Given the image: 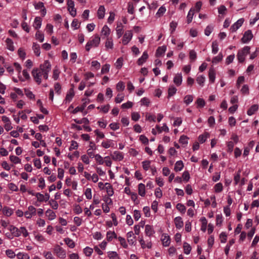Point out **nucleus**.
<instances>
[{
	"mask_svg": "<svg viewBox=\"0 0 259 259\" xmlns=\"http://www.w3.org/2000/svg\"><path fill=\"white\" fill-rule=\"evenodd\" d=\"M51 69V63L48 60H46L42 64L40 65L39 68H34L32 70V75L37 84L41 83L42 78L45 79L48 78Z\"/></svg>",
	"mask_w": 259,
	"mask_h": 259,
	"instance_id": "nucleus-1",
	"label": "nucleus"
},
{
	"mask_svg": "<svg viewBox=\"0 0 259 259\" xmlns=\"http://www.w3.org/2000/svg\"><path fill=\"white\" fill-rule=\"evenodd\" d=\"M101 38L98 34H96L91 38L85 45V50L89 52L92 48L98 47L100 43Z\"/></svg>",
	"mask_w": 259,
	"mask_h": 259,
	"instance_id": "nucleus-2",
	"label": "nucleus"
},
{
	"mask_svg": "<svg viewBox=\"0 0 259 259\" xmlns=\"http://www.w3.org/2000/svg\"><path fill=\"white\" fill-rule=\"evenodd\" d=\"M250 47L249 46H245L242 49L239 50L237 53V59L239 62L244 61L245 57L250 52Z\"/></svg>",
	"mask_w": 259,
	"mask_h": 259,
	"instance_id": "nucleus-3",
	"label": "nucleus"
},
{
	"mask_svg": "<svg viewBox=\"0 0 259 259\" xmlns=\"http://www.w3.org/2000/svg\"><path fill=\"white\" fill-rule=\"evenodd\" d=\"M54 251L57 257L60 258L64 259L66 257V250L58 245L54 247Z\"/></svg>",
	"mask_w": 259,
	"mask_h": 259,
	"instance_id": "nucleus-4",
	"label": "nucleus"
},
{
	"mask_svg": "<svg viewBox=\"0 0 259 259\" xmlns=\"http://www.w3.org/2000/svg\"><path fill=\"white\" fill-rule=\"evenodd\" d=\"M36 214V208L32 205H29L27 208V210L24 212V216L27 219H31Z\"/></svg>",
	"mask_w": 259,
	"mask_h": 259,
	"instance_id": "nucleus-5",
	"label": "nucleus"
},
{
	"mask_svg": "<svg viewBox=\"0 0 259 259\" xmlns=\"http://www.w3.org/2000/svg\"><path fill=\"white\" fill-rule=\"evenodd\" d=\"M253 36L251 30H248L244 32L241 41L244 44H247L252 39Z\"/></svg>",
	"mask_w": 259,
	"mask_h": 259,
	"instance_id": "nucleus-6",
	"label": "nucleus"
},
{
	"mask_svg": "<svg viewBox=\"0 0 259 259\" xmlns=\"http://www.w3.org/2000/svg\"><path fill=\"white\" fill-rule=\"evenodd\" d=\"M67 9L70 14L72 17H75L76 15V11L74 8V3L72 0L67 1Z\"/></svg>",
	"mask_w": 259,
	"mask_h": 259,
	"instance_id": "nucleus-7",
	"label": "nucleus"
},
{
	"mask_svg": "<svg viewBox=\"0 0 259 259\" xmlns=\"http://www.w3.org/2000/svg\"><path fill=\"white\" fill-rule=\"evenodd\" d=\"M16 232L15 237H18L21 235L24 237H26L29 235V233L25 227H20L19 228H17Z\"/></svg>",
	"mask_w": 259,
	"mask_h": 259,
	"instance_id": "nucleus-8",
	"label": "nucleus"
},
{
	"mask_svg": "<svg viewBox=\"0 0 259 259\" xmlns=\"http://www.w3.org/2000/svg\"><path fill=\"white\" fill-rule=\"evenodd\" d=\"M110 156L113 160L115 161H121L124 158L123 154L119 151H115L110 154Z\"/></svg>",
	"mask_w": 259,
	"mask_h": 259,
	"instance_id": "nucleus-9",
	"label": "nucleus"
},
{
	"mask_svg": "<svg viewBox=\"0 0 259 259\" xmlns=\"http://www.w3.org/2000/svg\"><path fill=\"white\" fill-rule=\"evenodd\" d=\"M133 37V33L132 31L128 30L126 31L123 35L122 43L124 45H126L132 39Z\"/></svg>",
	"mask_w": 259,
	"mask_h": 259,
	"instance_id": "nucleus-10",
	"label": "nucleus"
},
{
	"mask_svg": "<svg viewBox=\"0 0 259 259\" xmlns=\"http://www.w3.org/2000/svg\"><path fill=\"white\" fill-rule=\"evenodd\" d=\"M244 22V18H240L238 19L235 23H234L230 27V30L232 32L236 31L243 24Z\"/></svg>",
	"mask_w": 259,
	"mask_h": 259,
	"instance_id": "nucleus-11",
	"label": "nucleus"
},
{
	"mask_svg": "<svg viewBox=\"0 0 259 259\" xmlns=\"http://www.w3.org/2000/svg\"><path fill=\"white\" fill-rule=\"evenodd\" d=\"M126 238L128 243L131 245H135L136 243V236L133 231H130L126 234Z\"/></svg>",
	"mask_w": 259,
	"mask_h": 259,
	"instance_id": "nucleus-12",
	"label": "nucleus"
},
{
	"mask_svg": "<svg viewBox=\"0 0 259 259\" xmlns=\"http://www.w3.org/2000/svg\"><path fill=\"white\" fill-rule=\"evenodd\" d=\"M139 242L143 249L148 248L150 249L152 247V243L150 241H145L143 237L139 238Z\"/></svg>",
	"mask_w": 259,
	"mask_h": 259,
	"instance_id": "nucleus-13",
	"label": "nucleus"
},
{
	"mask_svg": "<svg viewBox=\"0 0 259 259\" xmlns=\"http://www.w3.org/2000/svg\"><path fill=\"white\" fill-rule=\"evenodd\" d=\"M161 240L164 246L167 247L170 245V237L167 234H163L161 237Z\"/></svg>",
	"mask_w": 259,
	"mask_h": 259,
	"instance_id": "nucleus-14",
	"label": "nucleus"
},
{
	"mask_svg": "<svg viewBox=\"0 0 259 259\" xmlns=\"http://www.w3.org/2000/svg\"><path fill=\"white\" fill-rule=\"evenodd\" d=\"M74 96V92L73 88H71L67 92L65 99L64 100L65 103H69Z\"/></svg>",
	"mask_w": 259,
	"mask_h": 259,
	"instance_id": "nucleus-15",
	"label": "nucleus"
},
{
	"mask_svg": "<svg viewBox=\"0 0 259 259\" xmlns=\"http://www.w3.org/2000/svg\"><path fill=\"white\" fill-rule=\"evenodd\" d=\"M145 233L148 237L152 236L154 233L155 231L153 227L149 225H146L145 226Z\"/></svg>",
	"mask_w": 259,
	"mask_h": 259,
	"instance_id": "nucleus-16",
	"label": "nucleus"
},
{
	"mask_svg": "<svg viewBox=\"0 0 259 259\" xmlns=\"http://www.w3.org/2000/svg\"><path fill=\"white\" fill-rule=\"evenodd\" d=\"M111 33V29L106 25H105L102 28L101 33L102 36H104L105 37H110L109 35Z\"/></svg>",
	"mask_w": 259,
	"mask_h": 259,
	"instance_id": "nucleus-17",
	"label": "nucleus"
},
{
	"mask_svg": "<svg viewBox=\"0 0 259 259\" xmlns=\"http://www.w3.org/2000/svg\"><path fill=\"white\" fill-rule=\"evenodd\" d=\"M174 223L177 229H180L183 227V221L181 217H177L174 219Z\"/></svg>",
	"mask_w": 259,
	"mask_h": 259,
	"instance_id": "nucleus-18",
	"label": "nucleus"
},
{
	"mask_svg": "<svg viewBox=\"0 0 259 259\" xmlns=\"http://www.w3.org/2000/svg\"><path fill=\"white\" fill-rule=\"evenodd\" d=\"M183 77L182 73H177L174 78V82L177 86H180L182 82Z\"/></svg>",
	"mask_w": 259,
	"mask_h": 259,
	"instance_id": "nucleus-19",
	"label": "nucleus"
},
{
	"mask_svg": "<svg viewBox=\"0 0 259 259\" xmlns=\"http://www.w3.org/2000/svg\"><path fill=\"white\" fill-rule=\"evenodd\" d=\"M155 127L158 131V134L161 133L162 132L168 133L169 131V128L165 123H163L162 126H160L159 125H156Z\"/></svg>",
	"mask_w": 259,
	"mask_h": 259,
	"instance_id": "nucleus-20",
	"label": "nucleus"
},
{
	"mask_svg": "<svg viewBox=\"0 0 259 259\" xmlns=\"http://www.w3.org/2000/svg\"><path fill=\"white\" fill-rule=\"evenodd\" d=\"M148 58V55L147 51H144L142 56L139 58L137 63L139 65L141 66L144 63Z\"/></svg>",
	"mask_w": 259,
	"mask_h": 259,
	"instance_id": "nucleus-21",
	"label": "nucleus"
},
{
	"mask_svg": "<svg viewBox=\"0 0 259 259\" xmlns=\"http://www.w3.org/2000/svg\"><path fill=\"white\" fill-rule=\"evenodd\" d=\"M113 40L111 37H108L106 38L105 42V47L107 50H112L113 48Z\"/></svg>",
	"mask_w": 259,
	"mask_h": 259,
	"instance_id": "nucleus-22",
	"label": "nucleus"
},
{
	"mask_svg": "<svg viewBox=\"0 0 259 259\" xmlns=\"http://www.w3.org/2000/svg\"><path fill=\"white\" fill-rule=\"evenodd\" d=\"M2 209L3 213L7 217H10L14 212V210L8 206H4Z\"/></svg>",
	"mask_w": 259,
	"mask_h": 259,
	"instance_id": "nucleus-23",
	"label": "nucleus"
},
{
	"mask_svg": "<svg viewBox=\"0 0 259 259\" xmlns=\"http://www.w3.org/2000/svg\"><path fill=\"white\" fill-rule=\"evenodd\" d=\"M114 144L112 140L110 139H107L106 140L103 141L101 143V146L105 149H108L113 146Z\"/></svg>",
	"mask_w": 259,
	"mask_h": 259,
	"instance_id": "nucleus-24",
	"label": "nucleus"
},
{
	"mask_svg": "<svg viewBox=\"0 0 259 259\" xmlns=\"http://www.w3.org/2000/svg\"><path fill=\"white\" fill-rule=\"evenodd\" d=\"M46 215L50 221H52L56 218L55 212L51 209H48L46 210Z\"/></svg>",
	"mask_w": 259,
	"mask_h": 259,
	"instance_id": "nucleus-25",
	"label": "nucleus"
},
{
	"mask_svg": "<svg viewBox=\"0 0 259 259\" xmlns=\"http://www.w3.org/2000/svg\"><path fill=\"white\" fill-rule=\"evenodd\" d=\"M258 109V105L254 104L252 105L247 111L248 116H251L254 114Z\"/></svg>",
	"mask_w": 259,
	"mask_h": 259,
	"instance_id": "nucleus-26",
	"label": "nucleus"
},
{
	"mask_svg": "<svg viewBox=\"0 0 259 259\" xmlns=\"http://www.w3.org/2000/svg\"><path fill=\"white\" fill-rule=\"evenodd\" d=\"M117 237L114 231H109L106 233V239L109 242L111 241L114 238L117 239Z\"/></svg>",
	"mask_w": 259,
	"mask_h": 259,
	"instance_id": "nucleus-27",
	"label": "nucleus"
},
{
	"mask_svg": "<svg viewBox=\"0 0 259 259\" xmlns=\"http://www.w3.org/2000/svg\"><path fill=\"white\" fill-rule=\"evenodd\" d=\"M146 186L143 183H140L138 185V194L142 197H144L146 194Z\"/></svg>",
	"mask_w": 259,
	"mask_h": 259,
	"instance_id": "nucleus-28",
	"label": "nucleus"
},
{
	"mask_svg": "<svg viewBox=\"0 0 259 259\" xmlns=\"http://www.w3.org/2000/svg\"><path fill=\"white\" fill-rule=\"evenodd\" d=\"M209 81L210 83H212L215 81V72L213 68H210L208 72Z\"/></svg>",
	"mask_w": 259,
	"mask_h": 259,
	"instance_id": "nucleus-29",
	"label": "nucleus"
},
{
	"mask_svg": "<svg viewBox=\"0 0 259 259\" xmlns=\"http://www.w3.org/2000/svg\"><path fill=\"white\" fill-rule=\"evenodd\" d=\"M41 22L42 20L39 17H36L34 19L33 23V27L36 29H38L41 27Z\"/></svg>",
	"mask_w": 259,
	"mask_h": 259,
	"instance_id": "nucleus-30",
	"label": "nucleus"
},
{
	"mask_svg": "<svg viewBox=\"0 0 259 259\" xmlns=\"http://www.w3.org/2000/svg\"><path fill=\"white\" fill-rule=\"evenodd\" d=\"M105 9L103 6H100L97 12V16L99 19H103L105 16Z\"/></svg>",
	"mask_w": 259,
	"mask_h": 259,
	"instance_id": "nucleus-31",
	"label": "nucleus"
},
{
	"mask_svg": "<svg viewBox=\"0 0 259 259\" xmlns=\"http://www.w3.org/2000/svg\"><path fill=\"white\" fill-rule=\"evenodd\" d=\"M166 11V7L164 5L161 6L156 12L155 16L157 18H160L162 17L165 13Z\"/></svg>",
	"mask_w": 259,
	"mask_h": 259,
	"instance_id": "nucleus-32",
	"label": "nucleus"
},
{
	"mask_svg": "<svg viewBox=\"0 0 259 259\" xmlns=\"http://www.w3.org/2000/svg\"><path fill=\"white\" fill-rule=\"evenodd\" d=\"M106 192L109 196H112L114 194V191L112 186L108 183L105 184Z\"/></svg>",
	"mask_w": 259,
	"mask_h": 259,
	"instance_id": "nucleus-33",
	"label": "nucleus"
},
{
	"mask_svg": "<svg viewBox=\"0 0 259 259\" xmlns=\"http://www.w3.org/2000/svg\"><path fill=\"white\" fill-rule=\"evenodd\" d=\"M184 163L182 160L177 161L175 165L174 170L176 171H180L183 169Z\"/></svg>",
	"mask_w": 259,
	"mask_h": 259,
	"instance_id": "nucleus-34",
	"label": "nucleus"
},
{
	"mask_svg": "<svg viewBox=\"0 0 259 259\" xmlns=\"http://www.w3.org/2000/svg\"><path fill=\"white\" fill-rule=\"evenodd\" d=\"M6 46H7V48L11 51H13L15 49V48H14V43H13V40L9 38H8L6 39Z\"/></svg>",
	"mask_w": 259,
	"mask_h": 259,
	"instance_id": "nucleus-35",
	"label": "nucleus"
},
{
	"mask_svg": "<svg viewBox=\"0 0 259 259\" xmlns=\"http://www.w3.org/2000/svg\"><path fill=\"white\" fill-rule=\"evenodd\" d=\"M194 11H195V10L194 9V8H192L189 10V11L188 13V15L187 16V21L188 24L191 23L193 20V16L194 15Z\"/></svg>",
	"mask_w": 259,
	"mask_h": 259,
	"instance_id": "nucleus-36",
	"label": "nucleus"
},
{
	"mask_svg": "<svg viewBox=\"0 0 259 259\" xmlns=\"http://www.w3.org/2000/svg\"><path fill=\"white\" fill-rule=\"evenodd\" d=\"M18 75L19 80L22 81H24L25 80L28 79L30 78L29 74L26 70H23L22 71V75L23 77L20 76V74Z\"/></svg>",
	"mask_w": 259,
	"mask_h": 259,
	"instance_id": "nucleus-37",
	"label": "nucleus"
},
{
	"mask_svg": "<svg viewBox=\"0 0 259 259\" xmlns=\"http://www.w3.org/2000/svg\"><path fill=\"white\" fill-rule=\"evenodd\" d=\"M197 83L201 87H203L205 81V77L203 75H198L196 78Z\"/></svg>",
	"mask_w": 259,
	"mask_h": 259,
	"instance_id": "nucleus-38",
	"label": "nucleus"
},
{
	"mask_svg": "<svg viewBox=\"0 0 259 259\" xmlns=\"http://www.w3.org/2000/svg\"><path fill=\"white\" fill-rule=\"evenodd\" d=\"M223 58V55L222 53H220L219 55L213 58L212 63L213 64H217L221 62Z\"/></svg>",
	"mask_w": 259,
	"mask_h": 259,
	"instance_id": "nucleus-39",
	"label": "nucleus"
},
{
	"mask_svg": "<svg viewBox=\"0 0 259 259\" xmlns=\"http://www.w3.org/2000/svg\"><path fill=\"white\" fill-rule=\"evenodd\" d=\"M32 49L34 52V53L37 56H39L40 55V47L38 44H37L36 42H33V46H32Z\"/></svg>",
	"mask_w": 259,
	"mask_h": 259,
	"instance_id": "nucleus-40",
	"label": "nucleus"
},
{
	"mask_svg": "<svg viewBox=\"0 0 259 259\" xmlns=\"http://www.w3.org/2000/svg\"><path fill=\"white\" fill-rule=\"evenodd\" d=\"M201 222V230L203 232H205L207 228V221L205 217H202L200 219Z\"/></svg>",
	"mask_w": 259,
	"mask_h": 259,
	"instance_id": "nucleus-41",
	"label": "nucleus"
},
{
	"mask_svg": "<svg viewBox=\"0 0 259 259\" xmlns=\"http://www.w3.org/2000/svg\"><path fill=\"white\" fill-rule=\"evenodd\" d=\"M66 245L70 248H73L75 247L74 242L69 238H65L64 240Z\"/></svg>",
	"mask_w": 259,
	"mask_h": 259,
	"instance_id": "nucleus-42",
	"label": "nucleus"
},
{
	"mask_svg": "<svg viewBox=\"0 0 259 259\" xmlns=\"http://www.w3.org/2000/svg\"><path fill=\"white\" fill-rule=\"evenodd\" d=\"M177 89L173 85H170L168 89V97L174 96L177 92Z\"/></svg>",
	"mask_w": 259,
	"mask_h": 259,
	"instance_id": "nucleus-43",
	"label": "nucleus"
},
{
	"mask_svg": "<svg viewBox=\"0 0 259 259\" xmlns=\"http://www.w3.org/2000/svg\"><path fill=\"white\" fill-rule=\"evenodd\" d=\"M184 252L186 254H190L191 251V246L187 242H184L183 244Z\"/></svg>",
	"mask_w": 259,
	"mask_h": 259,
	"instance_id": "nucleus-44",
	"label": "nucleus"
},
{
	"mask_svg": "<svg viewBox=\"0 0 259 259\" xmlns=\"http://www.w3.org/2000/svg\"><path fill=\"white\" fill-rule=\"evenodd\" d=\"M209 137V134L205 133L203 134L200 135L198 137V141L200 143H204Z\"/></svg>",
	"mask_w": 259,
	"mask_h": 259,
	"instance_id": "nucleus-45",
	"label": "nucleus"
},
{
	"mask_svg": "<svg viewBox=\"0 0 259 259\" xmlns=\"http://www.w3.org/2000/svg\"><path fill=\"white\" fill-rule=\"evenodd\" d=\"M188 137L185 135H182L179 139V143L181 144L186 146L188 143Z\"/></svg>",
	"mask_w": 259,
	"mask_h": 259,
	"instance_id": "nucleus-46",
	"label": "nucleus"
},
{
	"mask_svg": "<svg viewBox=\"0 0 259 259\" xmlns=\"http://www.w3.org/2000/svg\"><path fill=\"white\" fill-rule=\"evenodd\" d=\"M151 161L150 160H145L143 161L142 162L143 168L146 171L151 168Z\"/></svg>",
	"mask_w": 259,
	"mask_h": 259,
	"instance_id": "nucleus-47",
	"label": "nucleus"
},
{
	"mask_svg": "<svg viewBox=\"0 0 259 259\" xmlns=\"http://www.w3.org/2000/svg\"><path fill=\"white\" fill-rule=\"evenodd\" d=\"M178 26V23L176 21H172L169 24V31L171 34H172L175 31L176 28Z\"/></svg>",
	"mask_w": 259,
	"mask_h": 259,
	"instance_id": "nucleus-48",
	"label": "nucleus"
},
{
	"mask_svg": "<svg viewBox=\"0 0 259 259\" xmlns=\"http://www.w3.org/2000/svg\"><path fill=\"white\" fill-rule=\"evenodd\" d=\"M117 239L120 242V245L124 248H127L128 247V244L126 242V241L125 240V239L119 236L117 237Z\"/></svg>",
	"mask_w": 259,
	"mask_h": 259,
	"instance_id": "nucleus-49",
	"label": "nucleus"
},
{
	"mask_svg": "<svg viewBox=\"0 0 259 259\" xmlns=\"http://www.w3.org/2000/svg\"><path fill=\"white\" fill-rule=\"evenodd\" d=\"M94 133L97 137V139H96V140L97 142H98L99 141V139H102L105 137L104 134L98 129L95 130Z\"/></svg>",
	"mask_w": 259,
	"mask_h": 259,
	"instance_id": "nucleus-50",
	"label": "nucleus"
},
{
	"mask_svg": "<svg viewBox=\"0 0 259 259\" xmlns=\"http://www.w3.org/2000/svg\"><path fill=\"white\" fill-rule=\"evenodd\" d=\"M166 51V47L164 46H162L158 47L156 52V56L157 57H159L163 55Z\"/></svg>",
	"mask_w": 259,
	"mask_h": 259,
	"instance_id": "nucleus-51",
	"label": "nucleus"
},
{
	"mask_svg": "<svg viewBox=\"0 0 259 259\" xmlns=\"http://www.w3.org/2000/svg\"><path fill=\"white\" fill-rule=\"evenodd\" d=\"M110 108V106L109 104H107L106 105H103L97 107L98 109L100 110V111L104 113H107L109 111Z\"/></svg>",
	"mask_w": 259,
	"mask_h": 259,
	"instance_id": "nucleus-52",
	"label": "nucleus"
},
{
	"mask_svg": "<svg viewBox=\"0 0 259 259\" xmlns=\"http://www.w3.org/2000/svg\"><path fill=\"white\" fill-rule=\"evenodd\" d=\"M214 191L215 193H220L223 190V186L221 183H217L214 187Z\"/></svg>",
	"mask_w": 259,
	"mask_h": 259,
	"instance_id": "nucleus-53",
	"label": "nucleus"
},
{
	"mask_svg": "<svg viewBox=\"0 0 259 259\" xmlns=\"http://www.w3.org/2000/svg\"><path fill=\"white\" fill-rule=\"evenodd\" d=\"M18 259H29L30 257L28 254L25 252H20L16 254Z\"/></svg>",
	"mask_w": 259,
	"mask_h": 259,
	"instance_id": "nucleus-54",
	"label": "nucleus"
},
{
	"mask_svg": "<svg viewBox=\"0 0 259 259\" xmlns=\"http://www.w3.org/2000/svg\"><path fill=\"white\" fill-rule=\"evenodd\" d=\"M124 89L125 84L123 81H120L116 84V89L117 91H123L124 90Z\"/></svg>",
	"mask_w": 259,
	"mask_h": 259,
	"instance_id": "nucleus-55",
	"label": "nucleus"
},
{
	"mask_svg": "<svg viewBox=\"0 0 259 259\" xmlns=\"http://www.w3.org/2000/svg\"><path fill=\"white\" fill-rule=\"evenodd\" d=\"M193 101V97L192 95H186L185 96L184 98V102L186 105H189L191 103H192Z\"/></svg>",
	"mask_w": 259,
	"mask_h": 259,
	"instance_id": "nucleus-56",
	"label": "nucleus"
},
{
	"mask_svg": "<svg viewBox=\"0 0 259 259\" xmlns=\"http://www.w3.org/2000/svg\"><path fill=\"white\" fill-rule=\"evenodd\" d=\"M123 59L122 57L118 58L115 62L114 65L117 69H120L123 65Z\"/></svg>",
	"mask_w": 259,
	"mask_h": 259,
	"instance_id": "nucleus-57",
	"label": "nucleus"
},
{
	"mask_svg": "<svg viewBox=\"0 0 259 259\" xmlns=\"http://www.w3.org/2000/svg\"><path fill=\"white\" fill-rule=\"evenodd\" d=\"M10 161L14 164L21 163V159L15 155H10L9 157Z\"/></svg>",
	"mask_w": 259,
	"mask_h": 259,
	"instance_id": "nucleus-58",
	"label": "nucleus"
},
{
	"mask_svg": "<svg viewBox=\"0 0 259 259\" xmlns=\"http://www.w3.org/2000/svg\"><path fill=\"white\" fill-rule=\"evenodd\" d=\"M107 253L109 259H119L118 254L115 251H108Z\"/></svg>",
	"mask_w": 259,
	"mask_h": 259,
	"instance_id": "nucleus-59",
	"label": "nucleus"
},
{
	"mask_svg": "<svg viewBox=\"0 0 259 259\" xmlns=\"http://www.w3.org/2000/svg\"><path fill=\"white\" fill-rule=\"evenodd\" d=\"M211 47L212 53L213 54H217L219 51V45L216 41H214L212 42Z\"/></svg>",
	"mask_w": 259,
	"mask_h": 259,
	"instance_id": "nucleus-60",
	"label": "nucleus"
},
{
	"mask_svg": "<svg viewBox=\"0 0 259 259\" xmlns=\"http://www.w3.org/2000/svg\"><path fill=\"white\" fill-rule=\"evenodd\" d=\"M35 38L41 42L44 40V35L40 31H37L35 33Z\"/></svg>",
	"mask_w": 259,
	"mask_h": 259,
	"instance_id": "nucleus-61",
	"label": "nucleus"
},
{
	"mask_svg": "<svg viewBox=\"0 0 259 259\" xmlns=\"http://www.w3.org/2000/svg\"><path fill=\"white\" fill-rule=\"evenodd\" d=\"M84 194L87 199H91L92 198V189L90 188H87L84 191Z\"/></svg>",
	"mask_w": 259,
	"mask_h": 259,
	"instance_id": "nucleus-62",
	"label": "nucleus"
},
{
	"mask_svg": "<svg viewBox=\"0 0 259 259\" xmlns=\"http://www.w3.org/2000/svg\"><path fill=\"white\" fill-rule=\"evenodd\" d=\"M91 66L93 69L98 70L100 69L101 65L98 61L95 60L91 62Z\"/></svg>",
	"mask_w": 259,
	"mask_h": 259,
	"instance_id": "nucleus-63",
	"label": "nucleus"
},
{
	"mask_svg": "<svg viewBox=\"0 0 259 259\" xmlns=\"http://www.w3.org/2000/svg\"><path fill=\"white\" fill-rule=\"evenodd\" d=\"M176 208L181 213H184L186 211V207L182 203H178L176 205Z\"/></svg>",
	"mask_w": 259,
	"mask_h": 259,
	"instance_id": "nucleus-64",
	"label": "nucleus"
}]
</instances>
